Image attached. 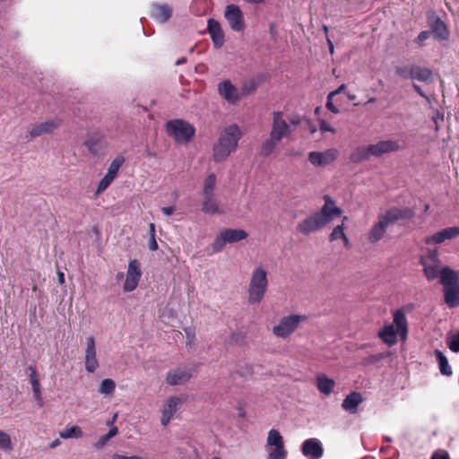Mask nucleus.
Listing matches in <instances>:
<instances>
[{"instance_id":"f257e3e1","label":"nucleus","mask_w":459,"mask_h":459,"mask_svg":"<svg viewBox=\"0 0 459 459\" xmlns=\"http://www.w3.org/2000/svg\"><path fill=\"white\" fill-rule=\"evenodd\" d=\"M413 216V211L410 208L393 207L385 212L378 214L377 221L372 225L368 231V239L371 244L380 241L387 229L394 222L409 219Z\"/></svg>"},{"instance_id":"f03ea898","label":"nucleus","mask_w":459,"mask_h":459,"mask_svg":"<svg viewBox=\"0 0 459 459\" xmlns=\"http://www.w3.org/2000/svg\"><path fill=\"white\" fill-rule=\"evenodd\" d=\"M243 134L240 127L232 124L226 126L221 133L212 148V158L215 162H221L236 152Z\"/></svg>"},{"instance_id":"7ed1b4c3","label":"nucleus","mask_w":459,"mask_h":459,"mask_svg":"<svg viewBox=\"0 0 459 459\" xmlns=\"http://www.w3.org/2000/svg\"><path fill=\"white\" fill-rule=\"evenodd\" d=\"M393 323H385L378 332L380 339L388 346L397 342L399 336L402 341H406L408 336V321L405 313L402 309L392 312Z\"/></svg>"},{"instance_id":"20e7f679","label":"nucleus","mask_w":459,"mask_h":459,"mask_svg":"<svg viewBox=\"0 0 459 459\" xmlns=\"http://www.w3.org/2000/svg\"><path fill=\"white\" fill-rule=\"evenodd\" d=\"M268 273L262 266H256L251 273L247 287V301L250 305L259 304L268 289Z\"/></svg>"},{"instance_id":"39448f33","label":"nucleus","mask_w":459,"mask_h":459,"mask_svg":"<svg viewBox=\"0 0 459 459\" xmlns=\"http://www.w3.org/2000/svg\"><path fill=\"white\" fill-rule=\"evenodd\" d=\"M300 122L301 119L298 115L288 116L281 111H274L270 134L281 141L283 138L289 137Z\"/></svg>"},{"instance_id":"423d86ee","label":"nucleus","mask_w":459,"mask_h":459,"mask_svg":"<svg viewBox=\"0 0 459 459\" xmlns=\"http://www.w3.org/2000/svg\"><path fill=\"white\" fill-rule=\"evenodd\" d=\"M166 132L177 143L186 144L193 139L195 129L186 120L173 119L166 123Z\"/></svg>"},{"instance_id":"0eeeda50","label":"nucleus","mask_w":459,"mask_h":459,"mask_svg":"<svg viewBox=\"0 0 459 459\" xmlns=\"http://www.w3.org/2000/svg\"><path fill=\"white\" fill-rule=\"evenodd\" d=\"M453 270L445 267L440 272V282L443 285L445 302L448 307L459 306V283L453 278Z\"/></svg>"},{"instance_id":"6e6552de","label":"nucleus","mask_w":459,"mask_h":459,"mask_svg":"<svg viewBox=\"0 0 459 459\" xmlns=\"http://www.w3.org/2000/svg\"><path fill=\"white\" fill-rule=\"evenodd\" d=\"M307 319L306 316L290 314L282 316L277 325L273 327V333L281 339L288 338Z\"/></svg>"},{"instance_id":"1a4fd4ad","label":"nucleus","mask_w":459,"mask_h":459,"mask_svg":"<svg viewBox=\"0 0 459 459\" xmlns=\"http://www.w3.org/2000/svg\"><path fill=\"white\" fill-rule=\"evenodd\" d=\"M420 264L429 281H434L438 276L440 277V272L445 268L441 267V261L437 249H429L428 252L420 257Z\"/></svg>"},{"instance_id":"9d476101","label":"nucleus","mask_w":459,"mask_h":459,"mask_svg":"<svg viewBox=\"0 0 459 459\" xmlns=\"http://www.w3.org/2000/svg\"><path fill=\"white\" fill-rule=\"evenodd\" d=\"M247 238V233L240 229H226L220 232L212 243L214 252H220L226 244H233Z\"/></svg>"},{"instance_id":"9b49d317","label":"nucleus","mask_w":459,"mask_h":459,"mask_svg":"<svg viewBox=\"0 0 459 459\" xmlns=\"http://www.w3.org/2000/svg\"><path fill=\"white\" fill-rule=\"evenodd\" d=\"M267 446H274L267 455V459H286L287 450L284 447L283 438L276 429H271L268 433Z\"/></svg>"},{"instance_id":"f8f14e48","label":"nucleus","mask_w":459,"mask_h":459,"mask_svg":"<svg viewBox=\"0 0 459 459\" xmlns=\"http://www.w3.org/2000/svg\"><path fill=\"white\" fill-rule=\"evenodd\" d=\"M142 274L143 273L140 262L136 259L129 261L126 273V280L123 284V290L125 292H131L134 290L139 284Z\"/></svg>"},{"instance_id":"ddd939ff","label":"nucleus","mask_w":459,"mask_h":459,"mask_svg":"<svg viewBox=\"0 0 459 459\" xmlns=\"http://www.w3.org/2000/svg\"><path fill=\"white\" fill-rule=\"evenodd\" d=\"M224 16L234 31H242L245 28V21L242 11L236 4H228L225 8Z\"/></svg>"},{"instance_id":"4468645a","label":"nucleus","mask_w":459,"mask_h":459,"mask_svg":"<svg viewBox=\"0 0 459 459\" xmlns=\"http://www.w3.org/2000/svg\"><path fill=\"white\" fill-rule=\"evenodd\" d=\"M184 402L185 399L179 396H170L164 402L160 418V423L163 426H167L170 422Z\"/></svg>"},{"instance_id":"2eb2a0df","label":"nucleus","mask_w":459,"mask_h":459,"mask_svg":"<svg viewBox=\"0 0 459 459\" xmlns=\"http://www.w3.org/2000/svg\"><path fill=\"white\" fill-rule=\"evenodd\" d=\"M338 154L339 152L335 148H330L324 152H311L308 153V160L315 167H324L333 163Z\"/></svg>"},{"instance_id":"dca6fc26","label":"nucleus","mask_w":459,"mask_h":459,"mask_svg":"<svg viewBox=\"0 0 459 459\" xmlns=\"http://www.w3.org/2000/svg\"><path fill=\"white\" fill-rule=\"evenodd\" d=\"M324 200V205L316 213L320 216L324 224L327 225L333 218L341 216L342 211L336 206L335 202L329 195H325Z\"/></svg>"},{"instance_id":"f3484780","label":"nucleus","mask_w":459,"mask_h":459,"mask_svg":"<svg viewBox=\"0 0 459 459\" xmlns=\"http://www.w3.org/2000/svg\"><path fill=\"white\" fill-rule=\"evenodd\" d=\"M459 236V226L443 229L425 238L426 245H439Z\"/></svg>"},{"instance_id":"a211bd4d","label":"nucleus","mask_w":459,"mask_h":459,"mask_svg":"<svg viewBox=\"0 0 459 459\" xmlns=\"http://www.w3.org/2000/svg\"><path fill=\"white\" fill-rule=\"evenodd\" d=\"M325 225L324 221L320 219V216L315 212L303 221H299L297 225V230L303 235H309L313 232H316Z\"/></svg>"},{"instance_id":"6ab92c4d","label":"nucleus","mask_w":459,"mask_h":459,"mask_svg":"<svg viewBox=\"0 0 459 459\" xmlns=\"http://www.w3.org/2000/svg\"><path fill=\"white\" fill-rule=\"evenodd\" d=\"M301 452L308 459H320L324 455V447L319 439L311 437L302 443Z\"/></svg>"},{"instance_id":"aec40b11","label":"nucleus","mask_w":459,"mask_h":459,"mask_svg":"<svg viewBox=\"0 0 459 459\" xmlns=\"http://www.w3.org/2000/svg\"><path fill=\"white\" fill-rule=\"evenodd\" d=\"M85 369L89 373H93L99 368V361L97 359L96 345L93 336L86 338L85 349Z\"/></svg>"},{"instance_id":"412c9836","label":"nucleus","mask_w":459,"mask_h":459,"mask_svg":"<svg viewBox=\"0 0 459 459\" xmlns=\"http://www.w3.org/2000/svg\"><path fill=\"white\" fill-rule=\"evenodd\" d=\"M61 124L59 119H50L39 124L30 126L29 135L31 138L39 137L42 134L53 133Z\"/></svg>"},{"instance_id":"4be33fe9","label":"nucleus","mask_w":459,"mask_h":459,"mask_svg":"<svg viewBox=\"0 0 459 459\" xmlns=\"http://www.w3.org/2000/svg\"><path fill=\"white\" fill-rule=\"evenodd\" d=\"M173 14V8L168 4L153 3L151 4V17L159 23H166Z\"/></svg>"},{"instance_id":"5701e85b","label":"nucleus","mask_w":459,"mask_h":459,"mask_svg":"<svg viewBox=\"0 0 459 459\" xmlns=\"http://www.w3.org/2000/svg\"><path fill=\"white\" fill-rule=\"evenodd\" d=\"M192 376L190 368H177L168 372L166 381L169 385H179L186 383Z\"/></svg>"},{"instance_id":"b1692460","label":"nucleus","mask_w":459,"mask_h":459,"mask_svg":"<svg viewBox=\"0 0 459 459\" xmlns=\"http://www.w3.org/2000/svg\"><path fill=\"white\" fill-rule=\"evenodd\" d=\"M218 91L220 95L230 104H236L240 99L238 90L230 80H225L220 82L218 85Z\"/></svg>"},{"instance_id":"393cba45","label":"nucleus","mask_w":459,"mask_h":459,"mask_svg":"<svg viewBox=\"0 0 459 459\" xmlns=\"http://www.w3.org/2000/svg\"><path fill=\"white\" fill-rule=\"evenodd\" d=\"M207 30L216 48H220L224 44V33L219 22L214 19H209L207 22Z\"/></svg>"},{"instance_id":"a878e982","label":"nucleus","mask_w":459,"mask_h":459,"mask_svg":"<svg viewBox=\"0 0 459 459\" xmlns=\"http://www.w3.org/2000/svg\"><path fill=\"white\" fill-rule=\"evenodd\" d=\"M400 149L398 141L385 140L380 141L375 144H370L371 153L373 156H381L383 154L396 152Z\"/></svg>"},{"instance_id":"bb28decb","label":"nucleus","mask_w":459,"mask_h":459,"mask_svg":"<svg viewBox=\"0 0 459 459\" xmlns=\"http://www.w3.org/2000/svg\"><path fill=\"white\" fill-rule=\"evenodd\" d=\"M202 212L210 215L223 213V210L214 195L203 196Z\"/></svg>"},{"instance_id":"cd10ccee","label":"nucleus","mask_w":459,"mask_h":459,"mask_svg":"<svg viewBox=\"0 0 459 459\" xmlns=\"http://www.w3.org/2000/svg\"><path fill=\"white\" fill-rule=\"evenodd\" d=\"M431 31L435 35L436 38L439 39H445L447 37V30L446 24L443 21L437 16L432 14L429 18Z\"/></svg>"},{"instance_id":"c85d7f7f","label":"nucleus","mask_w":459,"mask_h":459,"mask_svg":"<svg viewBox=\"0 0 459 459\" xmlns=\"http://www.w3.org/2000/svg\"><path fill=\"white\" fill-rule=\"evenodd\" d=\"M362 403L361 394L357 392H352L345 397L342 403V407L351 414L357 411L358 406Z\"/></svg>"},{"instance_id":"c756f323","label":"nucleus","mask_w":459,"mask_h":459,"mask_svg":"<svg viewBox=\"0 0 459 459\" xmlns=\"http://www.w3.org/2000/svg\"><path fill=\"white\" fill-rule=\"evenodd\" d=\"M334 385V381L329 378L326 375L319 374L316 376V387L323 394L326 396L331 394Z\"/></svg>"},{"instance_id":"7c9ffc66","label":"nucleus","mask_w":459,"mask_h":459,"mask_svg":"<svg viewBox=\"0 0 459 459\" xmlns=\"http://www.w3.org/2000/svg\"><path fill=\"white\" fill-rule=\"evenodd\" d=\"M435 357L438 364V368L443 376L450 377L453 374V370L448 363L446 355L439 350L435 351Z\"/></svg>"},{"instance_id":"2f4dec72","label":"nucleus","mask_w":459,"mask_h":459,"mask_svg":"<svg viewBox=\"0 0 459 459\" xmlns=\"http://www.w3.org/2000/svg\"><path fill=\"white\" fill-rule=\"evenodd\" d=\"M372 156L373 153H371L370 145L361 146L353 151L350 156V160L352 162L358 163L362 160H368Z\"/></svg>"},{"instance_id":"473e14b6","label":"nucleus","mask_w":459,"mask_h":459,"mask_svg":"<svg viewBox=\"0 0 459 459\" xmlns=\"http://www.w3.org/2000/svg\"><path fill=\"white\" fill-rule=\"evenodd\" d=\"M344 223L342 222L341 225H337L333 229L329 236L330 241H336L342 239L343 241V245L345 247L349 248L351 246L350 239L344 232Z\"/></svg>"},{"instance_id":"72a5a7b5","label":"nucleus","mask_w":459,"mask_h":459,"mask_svg":"<svg viewBox=\"0 0 459 459\" xmlns=\"http://www.w3.org/2000/svg\"><path fill=\"white\" fill-rule=\"evenodd\" d=\"M280 142L281 141L279 139L273 137V135L270 134L269 138L266 139L261 146V155L267 157L272 154Z\"/></svg>"},{"instance_id":"f704fd0d","label":"nucleus","mask_w":459,"mask_h":459,"mask_svg":"<svg viewBox=\"0 0 459 459\" xmlns=\"http://www.w3.org/2000/svg\"><path fill=\"white\" fill-rule=\"evenodd\" d=\"M216 182H217L216 176L213 173L209 174L204 178V186H203V191H202V195L203 196L214 195V191H215V187H216Z\"/></svg>"},{"instance_id":"c9c22d12","label":"nucleus","mask_w":459,"mask_h":459,"mask_svg":"<svg viewBox=\"0 0 459 459\" xmlns=\"http://www.w3.org/2000/svg\"><path fill=\"white\" fill-rule=\"evenodd\" d=\"M412 79L429 82L432 80V73L428 68L413 66Z\"/></svg>"},{"instance_id":"e433bc0d","label":"nucleus","mask_w":459,"mask_h":459,"mask_svg":"<svg viewBox=\"0 0 459 459\" xmlns=\"http://www.w3.org/2000/svg\"><path fill=\"white\" fill-rule=\"evenodd\" d=\"M59 436L61 438H81L83 436V432L79 426L66 427L64 430L60 431Z\"/></svg>"},{"instance_id":"4c0bfd02","label":"nucleus","mask_w":459,"mask_h":459,"mask_svg":"<svg viewBox=\"0 0 459 459\" xmlns=\"http://www.w3.org/2000/svg\"><path fill=\"white\" fill-rule=\"evenodd\" d=\"M116 389V383L111 378L103 379L99 386L98 392L103 395H112Z\"/></svg>"},{"instance_id":"58836bf2","label":"nucleus","mask_w":459,"mask_h":459,"mask_svg":"<svg viewBox=\"0 0 459 459\" xmlns=\"http://www.w3.org/2000/svg\"><path fill=\"white\" fill-rule=\"evenodd\" d=\"M100 141V137L97 134L90 135L84 142V145L88 149V151L92 153L96 154L98 153L100 148H99V143Z\"/></svg>"},{"instance_id":"ea45409f","label":"nucleus","mask_w":459,"mask_h":459,"mask_svg":"<svg viewBox=\"0 0 459 459\" xmlns=\"http://www.w3.org/2000/svg\"><path fill=\"white\" fill-rule=\"evenodd\" d=\"M125 162V158L122 155H117L110 163L108 169V172L109 175L117 177L119 169Z\"/></svg>"},{"instance_id":"a19ab883","label":"nucleus","mask_w":459,"mask_h":459,"mask_svg":"<svg viewBox=\"0 0 459 459\" xmlns=\"http://www.w3.org/2000/svg\"><path fill=\"white\" fill-rule=\"evenodd\" d=\"M13 448V446L10 436L6 432L0 430V449L10 452Z\"/></svg>"},{"instance_id":"79ce46f5","label":"nucleus","mask_w":459,"mask_h":459,"mask_svg":"<svg viewBox=\"0 0 459 459\" xmlns=\"http://www.w3.org/2000/svg\"><path fill=\"white\" fill-rule=\"evenodd\" d=\"M115 178H116L114 176L106 173V175L102 178L98 185L97 194L104 192L111 185Z\"/></svg>"},{"instance_id":"37998d69","label":"nucleus","mask_w":459,"mask_h":459,"mask_svg":"<svg viewBox=\"0 0 459 459\" xmlns=\"http://www.w3.org/2000/svg\"><path fill=\"white\" fill-rule=\"evenodd\" d=\"M257 82L255 79L246 81L242 85V92L244 94H250L257 88Z\"/></svg>"},{"instance_id":"c03bdc74","label":"nucleus","mask_w":459,"mask_h":459,"mask_svg":"<svg viewBox=\"0 0 459 459\" xmlns=\"http://www.w3.org/2000/svg\"><path fill=\"white\" fill-rule=\"evenodd\" d=\"M413 67L400 66L397 67L395 73L403 79H412Z\"/></svg>"},{"instance_id":"a18cd8bd","label":"nucleus","mask_w":459,"mask_h":459,"mask_svg":"<svg viewBox=\"0 0 459 459\" xmlns=\"http://www.w3.org/2000/svg\"><path fill=\"white\" fill-rule=\"evenodd\" d=\"M447 345L452 351L459 352V333L448 339Z\"/></svg>"},{"instance_id":"49530a36","label":"nucleus","mask_w":459,"mask_h":459,"mask_svg":"<svg viewBox=\"0 0 459 459\" xmlns=\"http://www.w3.org/2000/svg\"><path fill=\"white\" fill-rule=\"evenodd\" d=\"M111 438L107 435H103L101 436L98 441H96L93 445V446L96 448V449H101L103 448L107 444L108 442L110 440Z\"/></svg>"},{"instance_id":"de8ad7c7","label":"nucleus","mask_w":459,"mask_h":459,"mask_svg":"<svg viewBox=\"0 0 459 459\" xmlns=\"http://www.w3.org/2000/svg\"><path fill=\"white\" fill-rule=\"evenodd\" d=\"M320 131L323 132V133H325V132H330L332 134H334L335 133V129L326 121L325 120H322L320 122Z\"/></svg>"},{"instance_id":"09e8293b","label":"nucleus","mask_w":459,"mask_h":459,"mask_svg":"<svg viewBox=\"0 0 459 459\" xmlns=\"http://www.w3.org/2000/svg\"><path fill=\"white\" fill-rule=\"evenodd\" d=\"M430 36V32L428 30L421 31L415 39V42L419 45H422Z\"/></svg>"},{"instance_id":"8fccbe9b","label":"nucleus","mask_w":459,"mask_h":459,"mask_svg":"<svg viewBox=\"0 0 459 459\" xmlns=\"http://www.w3.org/2000/svg\"><path fill=\"white\" fill-rule=\"evenodd\" d=\"M431 459H450L446 451H437L433 453Z\"/></svg>"},{"instance_id":"3c124183","label":"nucleus","mask_w":459,"mask_h":459,"mask_svg":"<svg viewBox=\"0 0 459 459\" xmlns=\"http://www.w3.org/2000/svg\"><path fill=\"white\" fill-rule=\"evenodd\" d=\"M333 98H330V95L328 94L327 96V102H326V108L332 111L333 113L334 114H338L340 112L339 108L333 105V100H332Z\"/></svg>"},{"instance_id":"603ef678","label":"nucleus","mask_w":459,"mask_h":459,"mask_svg":"<svg viewBox=\"0 0 459 459\" xmlns=\"http://www.w3.org/2000/svg\"><path fill=\"white\" fill-rule=\"evenodd\" d=\"M148 247L152 251H156L158 249L159 246L154 236L150 237Z\"/></svg>"},{"instance_id":"864d4df0","label":"nucleus","mask_w":459,"mask_h":459,"mask_svg":"<svg viewBox=\"0 0 459 459\" xmlns=\"http://www.w3.org/2000/svg\"><path fill=\"white\" fill-rule=\"evenodd\" d=\"M185 333H186V334L187 336V339H188L187 344L191 345V343H192V342H193V340L195 338V333H194V332L192 331L191 328H186L185 329Z\"/></svg>"},{"instance_id":"5fc2aeb1","label":"nucleus","mask_w":459,"mask_h":459,"mask_svg":"<svg viewBox=\"0 0 459 459\" xmlns=\"http://www.w3.org/2000/svg\"><path fill=\"white\" fill-rule=\"evenodd\" d=\"M29 370H30V382L33 381V380H38L37 371H36L35 368L30 366V367H29Z\"/></svg>"},{"instance_id":"6e6d98bb","label":"nucleus","mask_w":459,"mask_h":459,"mask_svg":"<svg viewBox=\"0 0 459 459\" xmlns=\"http://www.w3.org/2000/svg\"><path fill=\"white\" fill-rule=\"evenodd\" d=\"M413 89L423 98H425L428 101H430L429 100V97L427 96L423 91L421 90V88L418 85V84H413Z\"/></svg>"},{"instance_id":"4d7b16f0","label":"nucleus","mask_w":459,"mask_h":459,"mask_svg":"<svg viewBox=\"0 0 459 459\" xmlns=\"http://www.w3.org/2000/svg\"><path fill=\"white\" fill-rule=\"evenodd\" d=\"M345 87H346L345 84H342L335 91H331L329 93L330 98H333V96H335V95L341 93L342 91H343Z\"/></svg>"},{"instance_id":"13d9d810","label":"nucleus","mask_w":459,"mask_h":459,"mask_svg":"<svg viewBox=\"0 0 459 459\" xmlns=\"http://www.w3.org/2000/svg\"><path fill=\"white\" fill-rule=\"evenodd\" d=\"M161 212L166 216H170L174 212V207H172V206L163 207V208H161Z\"/></svg>"},{"instance_id":"bf43d9fd","label":"nucleus","mask_w":459,"mask_h":459,"mask_svg":"<svg viewBox=\"0 0 459 459\" xmlns=\"http://www.w3.org/2000/svg\"><path fill=\"white\" fill-rule=\"evenodd\" d=\"M117 433H118V429H117V427L112 426V427L110 428L109 431L107 433V435H108L110 438H112V437H114L115 436H117Z\"/></svg>"},{"instance_id":"052dcab7","label":"nucleus","mask_w":459,"mask_h":459,"mask_svg":"<svg viewBox=\"0 0 459 459\" xmlns=\"http://www.w3.org/2000/svg\"><path fill=\"white\" fill-rule=\"evenodd\" d=\"M30 385H31V387H32V391L39 390L40 389V384H39V379L38 380L30 381Z\"/></svg>"},{"instance_id":"680f3d73","label":"nucleus","mask_w":459,"mask_h":459,"mask_svg":"<svg viewBox=\"0 0 459 459\" xmlns=\"http://www.w3.org/2000/svg\"><path fill=\"white\" fill-rule=\"evenodd\" d=\"M33 394H34V397L37 401L39 402H42V397H41V391L40 389L39 390H34L33 391Z\"/></svg>"},{"instance_id":"e2e57ef3","label":"nucleus","mask_w":459,"mask_h":459,"mask_svg":"<svg viewBox=\"0 0 459 459\" xmlns=\"http://www.w3.org/2000/svg\"><path fill=\"white\" fill-rule=\"evenodd\" d=\"M149 235H150V237L151 236L155 237V224L154 223H150V225H149Z\"/></svg>"},{"instance_id":"0e129e2a","label":"nucleus","mask_w":459,"mask_h":459,"mask_svg":"<svg viewBox=\"0 0 459 459\" xmlns=\"http://www.w3.org/2000/svg\"><path fill=\"white\" fill-rule=\"evenodd\" d=\"M59 445H60V440L56 438L50 443L49 447L55 448V447L58 446Z\"/></svg>"},{"instance_id":"69168bd1","label":"nucleus","mask_w":459,"mask_h":459,"mask_svg":"<svg viewBox=\"0 0 459 459\" xmlns=\"http://www.w3.org/2000/svg\"><path fill=\"white\" fill-rule=\"evenodd\" d=\"M58 282L60 284L65 283V274L63 273H58Z\"/></svg>"},{"instance_id":"338daca9","label":"nucleus","mask_w":459,"mask_h":459,"mask_svg":"<svg viewBox=\"0 0 459 459\" xmlns=\"http://www.w3.org/2000/svg\"><path fill=\"white\" fill-rule=\"evenodd\" d=\"M117 413H116V414L113 416V418H112L110 420H108V421L107 422V425H108V426H109V427H112V425L114 424V422L117 420Z\"/></svg>"},{"instance_id":"774afa93","label":"nucleus","mask_w":459,"mask_h":459,"mask_svg":"<svg viewBox=\"0 0 459 459\" xmlns=\"http://www.w3.org/2000/svg\"><path fill=\"white\" fill-rule=\"evenodd\" d=\"M454 275L453 278H455V282L459 283V271L453 270Z\"/></svg>"}]
</instances>
